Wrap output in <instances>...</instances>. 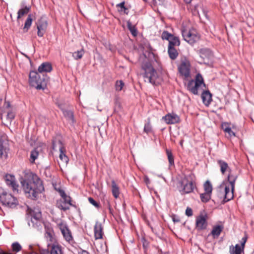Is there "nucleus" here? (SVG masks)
<instances>
[{
	"mask_svg": "<svg viewBox=\"0 0 254 254\" xmlns=\"http://www.w3.org/2000/svg\"><path fill=\"white\" fill-rule=\"evenodd\" d=\"M20 181L26 197L32 200H37L38 195L44 190L42 181L30 171L25 172Z\"/></svg>",
	"mask_w": 254,
	"mask_h": 254,
	"instance_id": "nucleus-1",
	"label": "nucleus"
},
{
	"mask_svg": "<svg viewBox=\"0 0 254 254\" xmlns=\"http://www.w3.org/2000/svg\"><path fill=\"white\" fill-rule=\"evenodd\" d=\"M37 71H31L29 74V84L37 90H44L47 88L49 77L46 74L42 76Z\"/></svg>",
	"mask_w": 254,
	"mask_h": 254,
	"instance_id": "nucleus-2",
	"label": "nucleus"
},
{
	"mask_svg": "<svg viewBox=\"0 0 254 254\" xmlns=\"http://www.w3.org/2000/svg\"><path fill=\"white\" fill-rule=\"evenodd\" d=\"M142 68L144 71L142 75L145 82H148L154 85H157L160 83L159 76L150 63H144L142 65Z\"/></svg>",
	"mask_w": 254,
	"mask_h": 254,
	"instance_id": "nucleus-3",
	"label": "nucleus"
},
{
	"mask_svg": "<svg viewBox=\"0 0 254 254\" xmlns=\"http://www.w3.org/2000/svg\"><path fill=\"white\" fill-rule=\"evenodd\" d=\"M0 201L2 205L13 208L18 205V201L10 193H7L3 189L0 188Z\"/></svg>",
	"mask_w": 254,
	"mask_h": 254,
	"instance_id": "nucleus-4",
	"label": "nucleus"
},
{
	"mask_svg": "<svg viewBox=\"0 0 254 254\" xmlns=\"http://www.w3.org/2000/svg\"><path fill=\"white\" fill-rule=\"evenodd\" d=\"M57 145H59V149L60 152V154L59 155V157L60 160L65 164H67L68 162L69 159L68 157L65 154V148L64 146V144L62 141V140H53L52 141V149L53 150H56L57 147Z\"/></svg>",
	"mask_w": 254,
	"mask_h": 254,
	"instance_id": "nucleus-5",
	"label": "nucleus"
},
{
	"mask_svg": "<svg viewBox=\"0 0 254 254\" xmlns=\"http://www.w3.org/2000/svg\"><path fill=\"white\" fill-rule=\"evenodd\" d=\"M179 191L182 194L190 193L194 189L192 181H189L186 178L184 180L179 181Z\"/></svg>",
	"mask_w": 254,
	"mask_h": 254,
	"instance_id": "nucleus-6",
	"label": "nucleus"
},
{
	"mask_svg": "<svg viewBox=\"0 0 254 254\" xmlns=\"http://www.w3.org/2000/svg\"><path fill=\"white\" fill-rule=\"evenodd\" d=\"M29 249L31 250L32 253L35 254H63L62 247L59 245H53L52 247L50 252L47 250L40 251L39 254L36 252V249L32 245L29 246Z\"/></svg>",
	"mask_w": 254,
	"mask_h": 254,
	"instance_id": "nucleus-7",
	"label": "nucleus"
},
{
	"mask_svg": "<svg viewBox=\"0 0 254 254\" xmlns=\"http://www.w3.org/2000/svg\"><path fill=\"white\" fill-rule=\"evenodd\" d=\"M248 237L246 235L241 241V246L239 244H236L235 246L231 245L229 247V252L230 254H241L244 252L245 244L247 241Z\"/></svg>",
	"mask_w": 254,
	"mask_h": 254,
	"instance_id": "nucleus-8",
	"label": "nucleus"
},
{
	"mask_svg": "<svg viewBox=\"0 0 254 254\" xmlns=\"http://www.w3.org/2000/svg\"><path fill=\"white\" fill-rule=\"evenodd\" d=\"M207 215L201 214L196 219L195 227L198 231H201L207 228L208 223L207 221Z\"/></svg>",
	"mask_w": 254,
	"mask_h": 254,
	"instance_id": "nucleus-9",
	"label": "nucleus"
},
{
	"mask_svg": "<svg viewBox=\"0 0 254 254\" xmlns=\"http://www.w3.org/2000/svg\"><path fill=\"white\" fill-rule=\"evenodd\" d=\"M184 39L191 45L198 41L200 38L199 33H182Z\"/></svg>",
	"mask_w": 254,
	"mask_h": 254,
	"instance_id": "nucleus-10",
	"label": "nucleus"
},
{
	"mask_svg": "<svg viewBox=\"0 0 254 254\" xmlns=\"http://www.w3.org/2000/svg\"><path fill=\"white\" fill-rule=\"evenodd\" d=\"M63 200H61L60 201L57 202L58 207L61 210L66 211L69 209V207L67 205V204L76 208V206L71 203V198L69 196L66 194V197H62Z\"/></svg>",
	"mask_w": 254,
	"mask_h": 254,
	"instance_id": "nucleus-11",
	"label": "nucleus"
},
{
	"mask_svg": "<svg viewBox=\"0 0 254 254\" xmlns=\"http://www.w3.org/2000/svg\"><path fill=\"white\" fill-rule=\"evenodd\" d=\"M162 38L169 41L168 47L179 46L180 42L178 37L174 36L170 33H162Z\"/></svg>",
	"mask_w": 254,
	"mask_h": 254,
	"instance_id": "nucleus-12",
	"label": "nucleus"
},
{
	"mask_svg": "<svg viewBox=\"0 0 254 254\" xmlns=\"http://www.w3.org/2000/svg\"><path fill=\"white\" fill-rule=\"evenodd\" d=\"M200 57L202 59L204 64L209 63V61L213 57V54L210 49L204 48L200 49L198 51Z\"/></svg>",
	"mask_w": 254,
	"mask_h": 254,
	"instance_id": "nucleus-13",
	"label": "nucleus"
},
{
	"mask_svg": "<svg viewBox=\"0 0 254 254\" xmlns=\"http://www.w3.org/2000/svg\"><path fill=\"white\" fill-rule=\"evenodd\" d=\"M59 229H60L64 238L69 243L73 240L71 231L68 229L67 225L63 223H60L58 224Z\"/></svg>",
	"mask_w": 254,
	"mask_h": 254,
	"instance_id": "nucleus-14",
	"label": "nucleus"
},
{
	"mask_svg": "<svg viewBox=\"0 0 254 254\" xmlns=\"http://www.w3.org/2000/svg\"><path fill=\"white\" fill-rule=\"evenodd\" d=\"M38 32L46 31L48 27L47 18L45 16H41L36 22Z\"/></svg>",
	"mask_w": 254,
	"mask_h": 254,
	"instance_id": "nucleus-15",
	"label": "nucleus"
},
{
	"mask_svg": "<svg viewBox=\"0 0 254 254\" xmlns=\"http://www.w3.org/2000/svg\"><path fill=\"white\" fill-rule=\"evenodd\" d=\"M6 184L12 188L14 191L18 192V185L15 181L14 176L10 174H6L4 177Z\"/></svg>",
	"mask_w": 254,
	"mask_h": 254,
	"instance_id": "nucleus-16",
	"label": "nucleus"
},
{
	"mask_svg": "<svg viewBox=\"0 0 254 254\" xmlns=\"http://www.w3.org/2000/svg\"><path fill=\"white\" fill-rule=\"evenodd\" d=\"M94 237L96 240L101 239L103 235V227L102 224L98 221L94 227Z\"/></svg>",
	"mask_w": 254,
	"mask_h": 254,
	"instance_id": "nucleus-17",
	"label": "nucleus"
},
{
	"mask_svg": "<svg viewBox=\"0 0 254 254\" xmlns=\"http://www.w3.org/2000/svg\"><path fill=\"white\" fill-rule=\"evenodd\" d=\"M9 147L7 141L0 139V157L6 158L8 156Z\"/></svg>",
	"mask_w": 254,
	"mask_h": 254,
	"instance_id": "nucleus-18",
	"label": "nucleus"
},
{
	"mask_svg": "<svg viewBox=\"0 0 254 254\" xmlns=\"http://www.w3.org/2000/svg\"><path fill=\"white\" fill-rule=\"evenodd\" d=\"M178 68L180 73L184 76L185 79L190 76V64H188L185 62H183Z\"/></svg>",
	"mask_w": 254,
	"mask_h": 254,
	"instance_id": "nucleus-19",
	"label": "nucleus"
},
{
	"mask_svg": "<svg viewBox=\"0 0 254 254\" xmlns=\"http://www.w3.org/2000/svg\"><path fill=\"white\" fill-rule=\"evenodd\" d=\"M163 119L167 124H174L180 122V118L176 114H168L163 117Z\"/></svg>",
	"mask_w": 254,
	"mask_h": 254,
	"instance_id": "nucleus-20",
	"label": "nucleus"
},
{
	"mask_svg": "<svg viewBox=\"0 0 254 254\" xmlns=\"http://www.w3.org/2000/svg\"><path fill=\"white\" fill-rule=\"evenodd\" d=\"M201 98L203 103L207 107L209 106L212 101V94L207 90H204L201 94Z\"/></svg>",
	"mask_w": 254,
	"mask_h": 254,
	"instance_id": "nucleus-21",
	"label": "nucleus"
},
{
	"mask_svg": "<svg viewBox=\"0 0 254 254\" xmlns=\"http://www.w3.org/2000/svg\"><path fill=\"white\" fill-rule=\"evenodd\" d=\"M53 69L52 65L49 62H44L41 64L38 68V72L40 73L43 72H50Z\"/></svg>",
	"mask_w": 254,
	"mask_h": 254,
	"instance_id": "nucleus-22",
	"label": "nucleus"
},
{
	"mask_svg": "<svg viewBox=\"0 0 254 254\" xmlns=\"http://www.w3.org/2000/svg\"><path fill=\"white\" fill-rule=\"evenodd\" d=\"M224 229L223 225H214L209 235H212L214 239L217 238Z\"/></svg>",
	"mask_w": 254,
	"mask_h": 254,
	"instance_id": "nucleus-23",
	"label": "nucleus"
},
{
	"mask_svg": "<svg viewBox=\"0 0 254 254\" xmlns=\"http://www.w3.org/2000/svg\"><path fill=\"white\" fill-rule=\"evenodd\" d=\"M30 221L28 222V225L37 230H41L42 228L43 222L42 220H37V219L30 218Z\"/></svg>",
	"mask_w": 254,
	"mask_h": 254,
	"instance_id": "nucleus-24",
	"label": "nucleus"
},
{
	"mask_svg": "<svg viewBox=\"0 0 254 254\" xmlns=\"http://www.w3.org/2000/svg\"><path fill=\"white\" fill-rule=\"evenodd\" d=\"M194 81L195 87L193 88V89L194 90H195L196 88H197L198 89L199 86L202 84H203L204 87H205V84L204 82V80H203V77L201 75V74L199 73H197L196 75L195 80H194Z\"/></svg>",
	"mask_w": 254,
	"mask_h": 254,
	"instance_id": "nucleus-25",
	"label": "nucleus"
},
{
	"mask_svg": "<svg viewBox=\"0 0 254 254\" xmlns=\"http://www.w3.org/2000/svg\"><path fill=\"white\" fill-rule=\"evenodd\" d=\"M229 173L227 176V180L229 183L231 188H232V190H234L235 188V183L238 178V176L237 175L233 174L231 171V170H229Z\"/></svg>",
	"mask_w": 254,
	"mask_h": 254,
	"instance_id": "nucleus-26",
	"label": "nucleus"
},
{
	"mask_svg": "<svg viewBox=\"0 0 254 254\" xmlns=\"http://www.w3.org/2000/svg\"><path fill=\"white\" fill-rule=\"evenodd\" d=\"M195 87L194 80L191 79L189 81L188 83L186 85V88L188 91L194 95L198 94V88H196L195 90L193 89Z\"/></svg>",
	"mask_w": 254,
	"mask_h": 254,
	"instance_id": "nucleus-27",
	"label": "nucleus"
},
{
	"mask_svg": "<svg viewBox=\"0 0 254 254\" xmlns=\"http://www.w3.org/2000/svg\"><path fill=\"white\" fill-rule=\"evenodd\" d=\"M112 192L114 197L117 198L120 193V188L114 180L112 181Z\"/></svg>",
	"mask_w": 254,
	"mask_h": 254,
	"instance_id": "nucleus-28",
	"label": "nucleus"
},
{
	"mask_svg": "<svg viewBox=\"0 0 254 254\" xmlns=\"http://www.w3.org/2000/svg\"><path fill=\"white\" fill-rule=\"evenodd\" d=\"M217 163L220 167V171L222 174H224L227 170H230L231 169L228 166L227 162L222 160H218Z\"/></svg>",
	"mask_w": 254,
	"mask_h": 254,
	"instance_id": "nucleus-29",
	"label": "nucleus"
},
{
	"mask_svg": "<svg viewBox=\"0 0 254 254\" xmlns=\"http://www.w3.org/2000/svg\"><path fill=\"white\" fill-rule=\"evenodd\" d=\"M63 113L64 117L67 120L71 121L72 123H74L75 121L74 119L73 112L71 110H62Z\"/></svg>",
	"mask_w": 254,
	"mask_h": 254,
	"instance_id": "nucleus-30",
	"label": "nucleus"
},
{
	"mask_svg": "<svg viewBox=\"0 0 254 254\" xmlns=\"http://www.w3.org/2000/svg\"><path fill=\"white\" fill-rule=\"evenodd\" d=\"M30 218H34L37 220H42L41 211L38 208H34L30 212Z\"/></svg>",
	"mask_w": 254,
	"mask_h": 254,
	"instance_id": "nucleus-31",
	"label": "nucleus"
},
{
	"mask_svg": "<svg viewBox=\"0 0 254 254\" xmlns=\"http://www.w3.org/2000/svg\"><path fill=\"white\" fill-rule=\"evenodd\" d=\"M168 53L170 58L172 60H175L179 55L177 50L173 47H168Z\"/></svg>",
	"mask_w": 254,
	"mask_h": 254,
	"instance_id": "nucleus-32",
	"label": "nucleus"
},
{
	"mask_svg": "<svg viewBox=\"0 0 254 254\" xmlns=\"http://www.w3.org/2000/svg\"><path fill=\"white\" fill-rule=\"evenodd\" d=\"M197 8H198V5L194 6L193 11V14L198 15V16L200 18H201V16H204V17H206V18H208L207 17V12L206 10H205L203 8H201V13H200L197 9Z\"/></svg>",
	"mask_w": 254,
	"mask_h": 254,
	"instance_id": "nucleus-33",
	"label": "nucleus"
},
{
	"mask_svg": "<svg viewBox=\"0 0 254 254\" xmlns=\"http://www.w3.org/2000/svg\"><path fill=\"white\" fill-rule=\"evenodd\" d=\"M30 6H25L24 8L20 9L17 12V19H19L24 15L27 14L30 10Z\"/></svg>",
	"mask_w": 254,
	"mask_h": 254,
	"instance_id": "nucleus-34",
	"label": "nucleus"
},
{
	"mask_svg": "<svg viewBox=\"0 0 254 254\" xmlns=\"http://www.w3.org/2000/svg\"><path fill=\"white\" fill-rule=\"evenodd\" d=\"M232 189V188H231ZM234 190H232V189H231V191L229 193L224 194V197L223 198V200L222 201V203L224 204L225 203L230 201V200L232 199L234 197Z\"/></svg>",
	"mask_w": 254,
	"mask_h": 254,
	"instance_id": "nucleus-35",
	"label": "nucleus"
},
{
	"mask_svg": "<svg viewBox=\"0 0 254 254\" xmlns=\"http://www.w3.org/2000/svg\"><path fill=\"white\" fill-rule=\"evenodd\" d=\"M166 153L167 155L168 159L170 166L174 165V157L171 150L166 149Z\"/></svg>",
	"mask_w": 254,
	"mask_h": 254,
	"instance_id": "nucleus-36",
	"label": "nucleus"
},
{
	"mask_svg": "<svg viewBox=\"0 0 254 254\" xmlns=\"http://www.w3.org/2000/svg\"><path fill=\"white\" fill-rule=\"evenodd\" d=\"M151 229H152V231L155 233V234L156 235V236H157L158 237V238H159L161 239L163 238L164 229L163 227L160 226V227H158L157 228V229L156 228H155L154 229H153V228L152 227Z\"/></svg>",
	"mask_w": 254,
	"mask_h": 254,
	"instance_id": "nucleus-37",
	"label": "nucleus"
},
{
	"mask_svg": "<svg viewBox=\"0 0 254 254\" xmlns=\"http://www.w3.org/2000/svg\"><path fill=\"white\" fill-rule=\"evenodd\" d=\"M211 194L204 192L200 194L201 201L203 203H207L211 199Z\"/></svg>",
	"mask_w": 254,
	"mask_h": 254,
	"instance_id": "nucleus-38",
	"label": "nucleus"
},
{
	"mask_svg": "<svg viewBox=\"0 0 254 254\" xmlns=\"http://www.w3.org/2000/svg\"><path fill=\"white\" fill-rule=\"evenodd\" d=\"M205 192L211 194L212 191V186L209 181H206L203 185Z\"/></svg>",
	"mask_w": 254,
	"mask_h": 254,
	"instance_id": "nucleus-39",
	"label": "nucleus"
},
{
	"mask_svg": "<svg viewBox=\"0 0 254 254\" xmlns=\"http://www.w3.org/2000/svg\"><path fill=\"white\" fill-rule=\"evenodd\" d=\"M32 22V14H29L24 23V29L28 30L31 27Z\"/></svg>",
	"mask_w": 254,
	"mask_h": 254,
	"instance_id": "nucleus-40",
	"label": "nucleus"
},
{
	"mask_svg": "<svg viewBox=\"0 0 254 254\" xmlns=\"http://www.w3.org/2000/svg\"><path fill=\"white\" fill-rule=\"evenodd\" d=\"M84 54V51L83 49L80 51H77L72 53V57L76 60L81 59Z\"/></svg>",
	"mask_w": 254,
	"mask_h": 254,
	"instance_id": "nucleus-41",
	"label": "nucleus"
},
{
	"mask_svg": "<svg viewBox=\"0 0 254 254\" xmlns=\"http://www.w3.org/2000/svg\"><path fill=\"white\" fill-rule=\"evenodd\" d=\"M143 130L147 134L151 133L152 131L150 119H148L147 123L145 124Z\"/></svg>",
	"mask_w": 254,
	"mask_h": 254,
	"instance_id": "nucleus-42",
	"label": "nucleus"
},
{
	"mask_svg": "<svg viewBox=\"0 0 254 254\" xmlns=\"http://www.w3.org/2000/svg\"><path fill=\"white\" fill-rule=\"evenodd\" d=\"M129 39L131 41H137V38L142 37L141 33H130V35H128Z\"/></svg>",
	"mask_w": 254,
	"mask_h": 254,
	"instance_id": "nucleus-43",
	"label": "nucleus"
},
{
	"mask_svg": "<svg viewBox=\"0 0 254 254\" xmlns=\"http://www.w3.org/2000/svg\"><path fill=\"white\" fill-rule=\"evenodd\" d=\"M11 248L12 252L15 253L19 252L22 249L21 245L18 242H14L12 243Z\"/></svg>",
	"mask_w": 254,
	"mask_h": 254,
	"instance_id": "nucleus-44",
	"label": "nucleus"
},
{
	"mask_svg": "<svg viewBox=\"0 0 254 254\" xmlns=\"http://www.w3.org/2000/svg\"><path fill=\"white\" fill-rule=\"evenodd\" d=\"M127 27L130 32H137V28L134 24H133L130 19L127 21Z\"/></svg>",
	"mask_w": 254,
	"mask_h": 254,
	"instance_id": "nucleus-45",
	"label": "nucleus"
},
{
	"mask_svg": "<svg viewBox=\"0 0 254 254\" xmlns=\"http://www.w3.org/2000/svg\"><path fill=\"white\" fill-rule=\"evenodd\" d=\"M39 155V152L36 149H34L31 151L30 159L31 162H34L36 159L37 158Z\"/></svg>",
	"mask_w": 254,
	"mask_h": 254,
	"instance_id": "nucleus-46",
	"label": "nucleus"
},
{
	"mask_svg": "<svg viewBox=\"0 0 254 254\" xmlns=\"http://www.w3.org/2000/svg\"><path fill=\"white\" fill-rule=\"evenodd\" d=\"M219 189H220V191L221 190H224V194L229 193V192L231 191L229 186H226L224 183H223L220 185V186L219 187Z\"/></svg>",
	"mask_w": 254,
	"mask_h": 254,
	"instance_id": "nucleus-47",
	"label": "nucleus"
},
{
	"mask_svg": "<svg viewBox=\"0 0 254 254\" xmlns=\"http://www.w3.org/2000/svg\"><path fill=\"white\" fill-rule=\"evenodd\" d=\"M15 118V113L11 110H9L7 112L6 119L11 122Z\"/></svg>",
	"mask_w": 254,
	"mask_h": 254,
	"instance_id": "nucleus-48",
	"label": "nucleus"
},
{
	"mask_svg": "<svg viewBox=\"0 0 254 254\" xmlns=\"http://www.w3.org/2000/svg\"><path fill=\"white\" fill-rule=\"evenodd\" d=\"M224 131L227 133L230 137L236 136L235 133L229 127L224 128Z\"/></svg>",
	"mask_w": 254,
	"mask_h": 254,
	"instance_id": "nucleus-49",
	"label": "nucleus"
},
{
	"mask_svg": "<svg viewBox=\"0 0 254 254\" xmlns=\"http://www.w3.org/2000/svg\"><path fill=\"white\" fill-rule=\"evenodd\" d=\"M124 85V83L122 80L117 81L116 82V88L118 91H121Z\"/></svg>",
	"mask_w": 254,
	"mask_h": 254,
	"instance_id": "nucleus-50",
	"label": "nucleus"
},
{
	"mask_svg": "<svg viewBox=\"0 0 254 254\" xmlns=\"http://www.w3.org/2000/svg\"><path fill=\"white\" fill-rule=\"evenodd\" d=\"M88 200L91 204H92L96 208H99L100 207V203L95 201L92 197H89L88 198Z\"/></svg>",
	"mask_w": 254,
	"mask_h": 254,
	"instance_id": "nucleus-51",
	"label": "nucleus"
},
{
	"mask_svg": "<svg viewBox=\"0 0 254 254\" xmlns=\"http://www.w3.org/2000/svg\"><path fill=\"white\" fill-rule=\"evenodd\" d=\"M142 242L143 248L144 250V253H146V250L149 245V243L144 238H142L141 240Z\"/></svg>",
	"mask_w": 254,
	"mask_h": 254,
	"instance_id": "nucleus-52",
	"label": "nucleus"
},
{
	"mask_svg": "<svg viewBox=\"0 0 254 254\" xmlns=\"http://www.w3.org/2000/svg\"><path fill=\"white\" fill-rule=\"evenodd\" d=\"M186 214L188 216H191L193 214L192 210L190 207H187L186 210Z\"/></svg>",
	"mask_w": 254,
	"mask_h": 254,
	"instance_id": "nucleus-53",
	"label": "nucleus"
},
{
	"mask_svg": "<svg viewBox=\"0 0 254 254\" xmlns=\"http://www.w3.org/2000/svg\"><path fill=\"white\" fill-rule=\"evenodd\" d=\"M57 190L59 192V193L62 197H66V194L65 193L63 189H59L58 190Z\"/></svg>",
	"mask_w": 254,
	"mask_h": 254,
	"instance_id": "nucleus-54",
	"label": "nucleus"
},
{
	"mask_svg": "<svg viewBox=\"0 0 254 254\" xmlns=\"http://www.w3.org/2000/svg\"><path fill=\"white\" fill-rule=\"evenodd\" d=\"M155 254H162V252L158 247H154Z\"/></svg>",
	"mask_w": 254,
	"mask_h": 254,
	"instance_id": "nucleus-55",
	"label": "nucleus"
},
{
	"mask_svg": "<svg viewBox=\"0 0 254 254\" xmlns=\"http://www.w3.org/2000/svg\"><path fill=\"white\" fill-rule=\"evenodd\" d=\"M172 219H173V221L174 223H176V222H179L180 221V219L178 217L175 216V215H174L172 217Z\"/></svg>",
	"mask_w": 254,
	"mask_h": 254,
	"instance_id": "nucleus-56",
	"label": "nucleus"
},
{
	"mask_svg": "<svg viewBox=\"0 0 254 254\" xmlns=\"http://www.w3.org/2000/svg\"><path fill=\"white\" fill-rule=\"evenodd\" d=\"M125 1H123V2H121L120 3L118 4L117 5V6L120 7L124 9L125 7Z\"/></svg>",
	"mask_w": 254,
	"mask_h": 254,
	"instance_id": "nucleus-57",
	"label": "nucleus"
},
{
	"mask_svg": "<svg viewBox=\"0 0 254 254\" xmlns=\"http://www.w3.org/2000/svg\"><path fill=\"white\" fill-rule=\"evenodd\" d=\"M218 192H219V196L221 198L222 197H224V193H223V190H221L220 191V189H219V188H218Z\"/></svg>",
	"mask_w": 254,
	"mask_h": 254,
	"instance_id": "nucleus-58",
	"label": "nucleus"
},
{
	"mask_svg": "<svg viewBox=\"0 0 254 254\" xmlns=\"http://www.w3.org/2000/svg\"><path fill=\"white\" fill-rule=\"evenodd\" d=\"M4 106L5 108L7 109H9L11 106L10 102L6 101L5 102Z\"/></svg>",
	"mask_w": 254,
	"mask_h": 254,
	"instance_id": "nucleus-59",
	"label": "nucleus"
},
{
	"mask_svg": "<svg viewBox=\"0 0 254 254\" xmlns=\"http://www.w3.org/2000/svg\"><path fill=\"white\" fill-rule=\"evenodd\" d=\"M108 207L110 213H112V211H113V209L111 207V206L109 203L108 204Z\"/></svg>",
	"mask_w": 254,
	"mask_h": 254,
	"instance_id": "nucleus-60",
	"label": "nucleus"
},
{
	"mask_svg": "<svg viewBox=\"0 0 254 254\" xmlns=\"http://www.w3.org/2000/svg\"><path fill=\"white\" fill-rule=\"evenodd\" d=\"M79 254H90L87 251L82 250L81 253H79Z\"/></svg>",
	"mask_w": 254,
	"mask_h": 254,
	"instance_id": "nucleus-61",
	"label": "nucleus"
},
{
	"mask_svg": "<svg viewBox=\"0 0 254 254\" xmlns=\"http://www.w3.org/2000/svg\"><path fill=\"white\" fill-rule=\"evenodd\" d=\"M105 46H106V48H107V49H109V50H112V49H111V47H110V46H110V44H109V43H107V44H106Z\"/></svg>",
	"mask_w": 254,
	"mask_h": 254,
	"instance_id": "nucleus-62",
	"label": "nucleus"
},
{
	"mask_svg": "<svg viewBox=\"0 0 254 254\" xmlns=\"http://www.w3.org/2000/svg\"><path fill=\"white\" fill-rule=\"evenodd\" d=\"M124 13L127 14L128 12V9L126 7H125L124 9Z\"/></svg>",
	"mask_w": 254,
	"mask_h": 254,
	"instance_id": "nucleus-63",
	"label": "nucleus"
},
{
	"mask_svg": "<svg viewBox=\"0 0 254 254\" xmlns=\"http://www.w3.org/2000/svg\"><path fill=\"white\" fill-rule=\"evenodd\" d=\"M37 35L39 37H42L44 36V33H37Z\"/></svg>",
	"mask_w": 254,
	"mask_h": 254,
	"instance_id": "nucleus-64",
	"label": "nucleus"
}]
</instances>
